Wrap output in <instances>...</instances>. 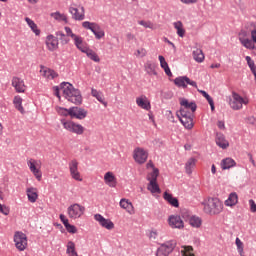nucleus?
Masks as SVG:
<instances>
[{"label":"nucleus","mask_w":256,"mask_h":256,"mask_svg":"<svg viewBox=\"0 0 256 256\" xmlns=\"http://www.w3.org/2000/svg\"><path fill=\"white\" fill-rule=\"evenodd\" d=\"M204 213L219 215L223 211V202L219 198H208L201 202Z\"/></svg>","instance_id":"1"},{"label":"nucleus","mask_w":256,"mask_h":256,"mask_svg":"<svg viewBox=\"0 0 256 256\" xmlns=\"http://www.w3.org/2000/svg\"><path fill=\"white\" fill-rule=\"evenodd\" d=\"M55 97H61L59 91H62L65 97H81V91L75 88L73 84L69 82H62L59 86L53 87Z\"/></svg>","instance_id":"2"},{"label":"nucleus","mask_w":256,"mask_h":256,"mask_svg":"<svg viewBox=\"0 0 256 256\" xmlns=\"http://www.w3.org/2000/svg\"><path fill=\"white\" fill-rule=\"evenodd\" d=\"M61 125L66 131L73 133L74 135H83V133H85V127L81 124L75 123L74 121L62 119Z\"/></svg>","instance_id":"3"},{"label":"nucleus","mask_w":256,"mask_h":256,"mask_svg":"<svg viewBox=\"0 0 256 256\" xmlns=\"http://www.w3.org/2000/svg\"><path fill=\"white\" fill-rule=\"evenodd\" d=\"M27 166L37 181H41V179H43V172H41L43 162H41V160L30 158L27 160Z\"/></svg>","instance_id":"4"},{"label":"nucleus","mask_w":256,"mask_h":256,"mask_svg":"<svg viewBox=\"0 0 256 256\" xmlns=\"http://www.w3.org/2000/svg\"><path fill=\"white\" fill-rule=\"evenodd\" d=\"M69 219H81L85 215V206L74 203L67 208Z\"/></svg>","instance_id":"5"},{"label":"nucleus","mask_w":256,"mask_h":256,"mask_svg":"<svg viewBox=\"0 0 256 256\" xmlns=\"http://www.w3.org/2000/svg\"><path fill=\"white\" fill-rule=\"evenodd\" d=\"M197 111V104L187 99H180V115H193Z\"/></svg>","instance_id":"6"},{"label":"nucleus","mask_w":256,"mask_h":256,"mask_svg":"<svg viewBox=\"0 0 256 256\" xmlns=\"http://www.w3.org/2000/svg\"><path fill=\"white\" fill-rule=\"evenodd\" d=\"M177 247V241L170 240L160 245L157 249L156 256H169V253H173V249Z\"/></svg>","instance_id":"7"},{"label":"nucleus","mask_w":256,"mask_h":256,"mask_svg":"<svg viewBox=\"0 0 256 256\" xmlns=\"http://www.w3.org/2000/svg\"><path fill=\"white\" fill-rule=\"evenodd\" d=\"M149 158V152L141 147H136L133 150V159L135 163H138V165H143L144 163H147V159Z\"/></svg>","instance_id":"8"},{"label":"nucleus","mask_w":256,"mask_h":256,"mask_svg":"<svg viewBox=\"0 0 256 256\" xmlns=\"http://www.w3.org/2000/svg\"><path fill=\"white\" fill-rule=\"evenodd\" d=\"M14 243L18 251H25L27 249V235L21 231L15 232Z\"/></svg>","instance_id":"9"},{"label":"nucleus","mask_w":256,"mask_h":256,"mask_svg":"<svg viewBox=\"0 0 256 256\" xmlns=\"http://www.w3.org/2000/svg\"><path fill=\"white\" fill-rule=\"evenodd\" d=\"M68 167L71 179H74V181L78 182L83 181V176L81 175V172H79V161L76 159L71 160L68 164Z\"/></svg>","instance_id":"10"},{"label":"nucleus","mask_w":256,"mask_h":256,"mask_svg":"<svg viewBox=\"0 0 256 256\" xmlns=\"http://www.w3.org/2000/svg\"><path fill=\"white\" fill-rule=\"evenodd\" d=\"M229 105L231 109L234 111H239V109H243V105H247L249 103V98L247 97H230Z\"/></svg>","instance_id":"11"},{"label":"nucleus","mask_w":256,"mask_h":256,"mask_svg":"<svg viewBox=\"0 0 256 256\" xmlns=\"http://www.w3.org/2000/svg\"><path fill=\"white\" fill-rule=\"evenodd\" d=\"M174 84L176 87H182V89L187 88V85H191L192 87H197V82L191 80L187 76H179L174 79Z\"/></svg>","instance_id":"12"},{"label":"nucleus","mask_w":256,"mask_h":256,"mask_svg":"<svg viewBox=\"0 0 256 256\" xmlns=\"http://www.w3.org/2000/svg\"><path fill=\"white\" fill-rule=\"evenodd\" d=\"M94 219L99 223L101 227H103L104 229H107L108 231L115 229V224L113 223V221L103 217V215L101 214H96L94 216Z\"/></svg>","instance_id":"13"},{"label":"nucleus","mask_w":256,"mask_h":256,"mask_svg":"<svg viewBox=\"0 0 256 256\" xmlns=\"http://www.w3.org/2000/svg\"><path fill=\"white\" fill-rule=\"evenodd\" d=\"M168 225L171 227V229H184L185 223L183 222V219H181V216L179 215H171L168 218Z\"/></svg>","instance_id":"14"},{"label":"nucleus","mask_w":256,"mask_h":256,"mask_svg":"<svg viewBox=\"0 0 256 256\" xmlns=\"http://www.w3.org/2000/svg\"><path fill=\"white\" fill-rule=\"evenodd\" d=\"M87 117V110L79 107L70 108V118L71 119H85Z\"/></svg>","instance_id":"15"},{"label":"nucleus","mask_w":256,"mask_h":256,"mask_svg":"<svg viewBox=\"0 0 256 256\" xmlns=\"http://www.w3.org/2000/svg\"><path fill=\"white\" fill-rule=\"evenodd\" d=\"M12 87H14L16 93H25V89H27L25 82L19 77L12 78Z\"/></svg>","instance_id":"16"},{"label":"nucleus","mask_w":256,"mask_h":256,"mask_svg":"<svg viewBox=\"0 0 256 256\" xmlns=\"http://www.w3.org/2000/svg\"><path fill=\"white\" fill-rule=\"evenodd\" d=\"M81 11L82 13H79V9L73 6L69 7V13L72 15L74 21H83V19H85V7L82 6Z\"/></svg>","instance_id":"17"},{"label":"nucleus","mask_w":256,"mask_h":256,"mask_svg":"<svg viewBox=\"0 0 256 256\" xmlns=\"http://www.w3.org/2000/svg\"><path fill=\"white\" fill-rule=\"evenodd\" d=\"M180 122L186 129H193V114L179 115Z\"/></svg>","instance_id":"18"},{"label":"nucleus","mask_w":256,"mask_h":256,"mask_svg":"<svg viewBox=\"0 0 256 256\" xmlns=\"http://www.w3.org/2000/svg\"><path fill=\"white\" fill-rule=\"evenodd\" d=\"M121 209H124L127 211L129 215H135V207L133 206V203L129 201V199L122 198L119 203Z\"/></svg>","instance_id":"19"},{"label":"nucleus","mask_w":256,"mask_h":256,"mask_svg":"<svg viewBox=\"0 0 256 256\" xmlns=\"http://www.w3.org/2000/svg\"><path fill=\"white\" fill-rule=\"evenodd\" d=\"M104 183L108 185V187L115 188L117 187V177L113 172H106L104 175Z\"/></svg>","instance_id":"20"},{"label":"nucleus","mask_w":256,"mask_h":256,"mask_svg":"<svg viewBox=\"0 0 256 256\" xmlns=\"http://www.w3.org/2000/svg\"><path fill=\"white\" fill-rule=\"evenodd\" d=\"M46 45L49 51H55L59 47V40L54 35H48L46 37Z\"/></svg>","instance_id":"21"},{"label":"nucleus","mask_w":256,"mask_h":256,"mask_svg":"<svg viewBox=\"0 0 256 256\" xmlns=\"http://www.w3.org/2000/svg\"><path fill=\"white\" fill-rule=\"evenodd\" d=\"M26 195L30 203H36L37 199H39V194H38L37 188L35 187L27 188Z\"/></svg>","instance_id":"22"},{"label":"nucleus","mask_w":256,"mask_h":256,"mask_svg":"<svg viewBox=\"0 0 256 256\" xmlns=\"http://www.w3.org/2000/svg\"><path fill=\"white\" fill-rule=\"evenodd\" d=\"M239 203V195L236 192H232L229 194L228 199L225 200L224 205L226 207H235Z\"/></svg>","instance_id":"23"},{"label":"nucleus","mask_w":256,"mask_h":256,"mask_svg":"<svg viewBox=\"0 0 256 256\" xmlns=\"http://www.w3.org/2000/svg\"><path fill=\"white\" fill-rule=\"evenodd\" d=\"M40 73H42L43 77L46 79H55V77H58L57 72L55 70L49 69L45 66H40Z\"/></svg>","instance_id":"24"},{"label":"nucleus","mask_w":256,"mask_h":256,"mask_svg":"<svg viewBox=\"0 0 256 256\" xmlns=\"http://www.w3.org/2000/svg\"><path fill=\"white\" fill-rule=\"evenodd\" d=\"M216 145L220 147V149H227L229 147V141L225 139V135L222 133H217L216 134Z\"/></svg>","instance_id":"25"},{"label":"nucleus","mask_w":256,"mask_h":256,"mask_svg":"<svg viewBox=\"0 0 256 256\" xmlns=\"http://www.w3.org/2000/svg\"><path fill=\"white\" fill-rule=\"evenodd\" d=\"M192 55L194 61H196L197 63H203L205 61V54L200 48H194Z\"/></svg>","instance_id":"26"},{"label":"nucleus","mask_w":256,"mask_h":256,"mask_svg":"<svg viewBox=\"0 0 256 256\" xmlns=\"http://www.w3.org/2000/svg\"><path fill=\"white\" fill-rule=\"evenodd\" d=\"M235 165H237V162H235L233 158H225L221 161V164H220L221 169H223V171L227 169H231L235 167Z\"/></svg>","instance_id":"27"},{"label":"nucleus","mask_w":256,"mask_h":256,"mask_svg":"<svg viewBox=\"0 0 256 256\" xmlns=\"http://www.w3.org/2000/svg\"><path fill=\"white\" fill-rule=\"evenodd\" d=\"M136 103L138 107L145 109V111H149V109H151V102L143 97L137 98Z\"/></svg>","instance_id":"28"},{"label":"nucleus","mask_w":256,"mask_h":256,"mask_svg":"<svg viewBox=\"0 0 256 256\" xmlns=\"http://www.w3.org/2000/svg\"><path fill=\"white\" fill-rule=\"evenodd\" d=\"M163 198L167 203L172 205V207H179V200L177 198L173 197L172 194L165 192Z\"/></svg>","instance_id":"29"},{"label":"nucleus","mask_w":256,"mask_h":256,"mask_svg":"<svg viewBox=\"0 0 256 256\" xmlns=\"http://www.w3.org/2000/svg\"><path fill=\"white\" fill-rule=\"evenodd\" d=\"M197 164V160L195 158H190L185 164V169L187 175H191L193 173V169H195V165Z\"/></svg>","instance_id":"30"},{"label":"nucleus","mask_w":256,"mask_h":256,"mask_svg":"<svg viewBox=\"0 0 256 256\" xmlns=\"http://www.w3.org/2000/svg\"><path fill=\"white\" fill-rule=\"evenodd\" d=\"M25 21H26L27 25L30 27L31 31H33V33H35V35H41V30H39V28H37V24H35V22L33 20H31V18L26 17Z\"/></svg>","instance_id":"31"},{"label":"nucleus","mask_w":256,"mask_h":256,"mask_svg":"<svg viewBox=\"0 0 256 256\" xmlns=\"http://www.w3.org/2000/svg\"><path fill=\"white\" fill-rule=\"evenodd\" d=\"M147 189L151 193H161V188H159V184H157V180L149 181Z\"/></svg>","instance_id":"32"},{"label":"nucleus","mask_w":256,"mask_h":256,"mask_svg":"<svg viewBox=\"0 0 256 256\" xmlns=\"http://www.w3.org/2000/svg\"><path fill=\"white\" fill-rule=\"evenodd\" d=\"M86 53L87 57L91 59V61H94L95 63H99L101 61V58H99V55L95 53V51L86 48V50L83 52Z\"/></svg>","instance_id":"33"},{"label":"nucleus","mask_w":256,"mask_h":256,"mask_svg":"<svg viewBox=\"0 0 256 256\" xmlns=\"http://www.w3.org/2000/svg\"><path fill=\"white\" fill-rule=\"evenodd\" d=\"M92 33H94L96 39H103V37H105V31L101 29V26H99V24L94 25V29H92Z\"/></svg>","instance_id":"34"},{"label":"nucleus","mask_w":256,"mask_h":256,"mask_svg":"<svg viewBox=\"0 0 256 256\" xmlns=\"http://www.w3.org/2000/svg\"><path fill=\"white\" fill-rule=\"evenodd\" d=\"M145 70L147 71L148 75H157V71L155 70V63L151 61H147L144 65Z\"/></svg>","instance_id":"35"},{"label":"nucleus","mask_w":256,"mask_h":256,"mask_svg":"<svg viewBox=\"0 0 256 256\" xmlns=\"http://www.w3.org/2000/svg\"><path fill=\"white\" fill-rule=\"evenodd\" d=\"M55 35H56V39L60 41L62 45H67V43H69V37H67L65 33L58 31L55 33Z\"/></svg>","instance_id":"36"},{"label":"nucleus","mask_w":256,"mask_h":256,"mask_svg":"<svg viewBox=\"0 0 256 256\" xmlns=\"http://www.w3.org/2000/svg\"><path fill=\"white\" fill-rule=\"evenodd\" d=\"M174 28H176L178 37H185V30L183 29V22H174Z\"/></svg>","instance_id":"37"},{"label":"nucleus","mask_w":256,"mask_h":256,"mask_svg":"<svg viewBox=\"0 0 256 256\" xmlns=\"http://www.w3.org/2000/svg\"><path fill=\"white\" fill-rule=\"evenodd\" d=\"M66 253L68 256H79L77 254V251H75V243L72 242V241H69L67 243V250H66Z\"/></svg>","instance_id":"38"},{"label":"nucleus","mask_w":256,"mask_h":256,"mask_svg":"<svg viewBox=\"0 0 256 256\" xmlns=\"http://www.w3.org/2000/svg\"><path fill=\"white\" fill-rule=\"evenodd\" d=\"M14 106L17 111H20L22 114L25 113V109L23 108V99L21 97H15L13 100Z\"/></svg>","instance_id":"39"},{"label":"nucleus","mask_w":256,"mask_h":256,"mask_svg":"<svg viewBox=\"0 0 256 256\" xmlns=\"http://www.w3.org/2000/svg\"><path fill=\"white\" fill-rule=\"evenodd\" d=\"M72 39L74 40L75 46L77 47V49H79V51H81L83 53L87 49V48L83 47V38H81V36L76 35Z\"/></svg>","instance_id":"40"},{"label":"nucleus","mask_w":256,"mask_h":256,"mask_svg":"<svg viewBox=\"0 0 256 256\" xmlns=\"http://www.w3.org/2000/svg\"><path fill=\"white\" fill-rule=\"evenodd\" d=\"M201 223V218L197 216H191L189 219V225H191V227H195L196 229H199V227H201Z\"/></svg>","instance_id":"41"},{"label":"nucleus","mask_w":256,"mask_h":256,"mask_svg":"<svg viewBox=\"0 0 256 256\" xmlns=\"http://www.w3.org/2000/svg\"><path fill=\"white\" fill-rule=\"evenodd\" d=\"M181 255L195 256V253L193 252V246H182Z\"/></svg>","instance_id":"42"},{"label":"nucleus","mask_w":256,"mask_h":256,"mask_svg":"<svg viewBox=\"0 0 256 256\" xmlns=\"http://www.w3.org/2000/svg\"><path fill=\"white\" fill-rule=\"evenodd\" d=\"M235 243H236V247H237V251H238L239 255L245 256L243 241H241V239H239V238H236Z\"/></svg>","instance_id":"43"},{"label":"nucleus","mask_w":256,"mask_h":256,"mask_svg":"<svg viewBox=\"0 0 256 256\" xmlns=\"http://www.w3.org/2000/svg\"><path fill=\"white\" fill-rule=\"evenodd\" d=\"M56 111L59 115H62L63 117H71V108L66 109L63 107H56Z\"/></svg>","instance_id":"44"},{"label":"nucleus","mask_w":256,"mask_h":256,"mask_svg":"<svg viewBox=\"0 0 256 256\" xmlns=\"http://www.w3.org/2000/svg\"><path fill=\"white\" fill-rule=\"evenodd\" d=\"M55 21H65L67 23V16L65 14H61L60 12H54L50 14Z\"/></svg>","instance_id":"45"},{"label":"nucleus","mask_w":256,"mask_h":256,"mask_svg":"<svg viewBox=\"0 0 256 256\" xmlns=\"http://www.w3.org/2000/svg\"><path fill=\"white\" fill-rule=\"evenodd\" d=\"M240 43L243 47H245V49H254L255 42L249 38L242 40Z\"/></svg>","instance_id":"46"},{"label":"nucleus","mask_w":256,"mask_h":256,"mask_svg":"<svg viewBox=\"0 0 256 256\" xmlns=\"http://www.w3.org/2000/svg\"><path fill=\"white\" fill-rule=\"evenodd\" d=\"M159 177V169L154 168V170H152L148 175H147V179L149 181H157V178Z\"/></svg>","instance_id":"47"},{"label":"nucleus","mask_w":256,"mask_h":256,"mask_svg":"<svg viewBox=\"0 0 256 256\" xmlns=\"http://www.w3.org/2000/svg\"><path fill=\"white\" fill-rule=\"evenodd\" d=\"M95 25H97V23L89 21H85L82 23V27H84V29H89L90 31H93V29H95Z\"/></svg>","instance_id":"48"},{"label":"nucleus","mask_w":256,"mask_h":256,"mask_svg":"<svg viewBox=\"0 0 256 256\" xmlns=\"http://www.w3.org/2000/svg\"><path fill=\"white\" fill-rule=\"evenodd\" d=\"M68 101L71 103H74V105H81L83 103V98L81 97H70L68 98Z\"/></svg>","instance_id":"49"},{"label":"nucleus","mask_w":256,"mask_h":256,"mask_svg":"<svg viewBox=\"0 0 256 256\" xmlns=\"http://www.w3.org/2000/svg\"><path fill=\"white\" fill-rule=\"evenodd\" d=\"M248 37H249V32H247L246 30H241L238 34V39L240 42L247 39Z\"/></svg>","instance_id":"50"},{"label":"nucleus","mask_w":256,"mask_h":256,"mask_svg":"<svg viewBox=\"0 0 256 256\" xmlns=\"http://www.w3.org/2000/svg\"><path fill=\"white\" fill-rule=\"evenodd\" d=\"M138 23L139 25H142V27H145V29H153L151 21L140 20Z\"/></svg>","instance_id":"51"},{"label":"nucleus","mask_w":256,"mask_h":256,"mask_svg":"<svg viewBox=\"0 0 256 256\" xmlns=\"http://www.w3.org/2000/svg\"><path fill=\"white\" fill-rule=\"evenodd\" d=\"M150 241H155L159 237V232L157 230H151L148 234Z\"/></svg>","instance_id":"52"},{"label":"nucleus","mask_w":256,"mask_h":256,"mask_svg":"<svg viewBox=\"0 0 256 256\" xmlns=\"http://www.w3.org/2000/svg\"><path fill=\"white\" fill-rule=\"evenodd\" d=\"M158 59L160 61V66H161L162 69H167L169 67V64L165 60V57L160 55V56H158Z\"/></svg>","instance_id":"53"},{"label":"nucleus","mask_w":256,"mask_h":256,"mask_svg":"<svg viewBox=\"0 0 256 256\" xmlns=\"http://www.w3.org/2000/svg\"><path fill=\"white\" fill-rule=\"evenodd\" d=\"M64 29L66 31V37H71V39H73L77 36L76 34L73 33V30H71V28L66 26Z\"/></svg>","instance_id":"54"},{"label":"nucleus","mask_w":256,"mask_h":256,"mask_svg":"<svg viewBox=\"0 0 256 256\" xmlns=\"http://www.w3.org/2000/svg\"><path fill=\"white\" fill-rule=\"evenodd\" d=\"M136 55L137 57H145L147 55V50L145 48L138 49Z\"/></svg>","instance_id":"55"},{"label":"nucleus","mask_w":256,"mask_h":256,"mask_svg":"<svg viewBox=\"0 0 256 256\" xmlns=\"http://www.w3.org/2000/svg\"><path fill=\"white\" fill-rule=\"evenodd\" d=\"M65 227L68 233H77V228L75 226L68 223Z\"/></svg>","instance_id":"56"},{"label":"nucleus","mask_w":256,"mask_h":256,"mask_svg":"<svg viewBox=\"0 0 256 256\" xmlns=\"http://www.w3.org/2000/svg\"><path fill=\"white\" fill-rule=\"evenodd\" d=\"M249 205H250V211L252 213H256V203H255V200H253V199L249 200Z\"/></svg>","instance_id":"57"},{"label":"nucleus","mask_w":256,"mask_h":256,"mask_svg":"<svg viewBox=\"0 0 256 256\" xmlns=\"http://www.w3.org/2000/svg\"><path fill=\"white\" fill-rule=\"evenodd\" d=\"M0 213H2L3 215H9V207H7L5 205H1L0 206Z\"/></svg>","instance_id":"58"},{"label":"nucleus","mask_w":256,"mask_h":256,"mask_svg":"<svg viewBox=\"0 0 256 256\" xmlns=\"http://www.w3.org/2000/svg\"><path fill=\"white\" fill-rule=\"evenodd\" d=\"M246 61L250 69L255 67V61H253V59H251L250 56H246Z\"/></svg>","instance_id":"59"},{"label":"nucleus","mask_w":256,"mask_h":256,"mask_svg":"<svg viewBox=\"0 0 256 256\" xmlns=\"http://www.w3.org/2000/svg\"><path fill=\"white\" fill-rule=\"evenodd\" d=\"M60 220L62 221L64 227L67 226L69 223V219H67V217L63 214H60Z\"/></svg>","instance_id":"60"},{"label":"nucleus","mask_w":256,"mask_h":256,"mask_svg":"<svg viewBox=\"0 0 256 256\" xmlns=\"http://www.w3.org/2000/svg\"><path fill=\"white\" fill-rule=\"evenodd\" d=\"M246 122L249 123L250 125H255V123H256L255 116H250V117L246 118Z\"/></svg>","instance_id":"61"},{"label":"nucleus","mask_w":256,"mask_h":256,"mask_svg":"<svg viewBox=\"0 0 256 256\" xmlns=\"http://www.w3.org/2000/svg\"><path fill=\"white\" fill-rule=\"evenodd\" d=\"M97 100L99 103H101L103 106L107 107V99L105 97H97Z\"/></svg>","instance_id":"62"},{"label":"nucleus","mask_w":256,"mask_h":256,"mask_svg":"<svg viewBox=\"0 0 256 256\" xmlns=\"http://www.w3.org/2000/svg\"><path fill=\"white\" fill-rule=\"evenodd\" d=\"M91 94H92V97H101V95H103L101 92L97 91L96 89H92Z\"/></svg>","instance_id":"63"},{"label":"nucleus","mask_w":256,"mask_h":256,"mask_svg":"<svg viewBox=\"0 0 256 256\" xmlns=\"http://www.w3.org/2000/svg\"><path fill=\"white\" fill-rule=\"evenodd\" d=\"M251 39L253 43H256V29L251 31Z\"/></svg>","instance_id":"64"}]
</instances>
